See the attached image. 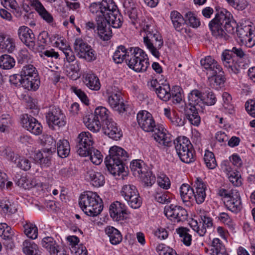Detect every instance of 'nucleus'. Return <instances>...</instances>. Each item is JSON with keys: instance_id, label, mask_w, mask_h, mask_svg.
<instances>
[{"instance_id": "obj_38", "label": "nucleus", "mask_w": 255, "mask_h": 255, "mask_svg": "<svg viewBox=\"0 0 255 255\" xmlns=\"http://www.w3.org/2000/svg\"><path fill=\"white\" fill-rule=\"evenodd\" d=\"M170 88L169 84L159 85L156 88L155 92L158 97L163 101L167 102L171 98Z\"/></svg>"}, {"instance_id": "obj_11", "label": "nucleus", "mask_w": 255, "mask_h": 255, "mask_svg": "<svg viewBox=\"0 0 255 255\" xmlns=\"http://www.w3.org/2000/svg\"><path fill=\"white\" fill-rule=\"evenodd\" d=\"M47 123L50 127H64L66 124L65 116L62 111L55 106H50L45 115Z\"/></svg>"}, {"instance_id": "obj_14", "label": "nucleus", "mask_w": 255, "mask_h": 255, "mask_svg": "<svg viewBox=\"0 0 255 255\" xmlns=\"http://www.w3.org/2000/svg\"><path fill=\"white\" fill-rule=\"evenodd\" d=\"M21 123L23 128L35 135H39L42 133L41 124L31 115H23L21 118Z\"/></svg>"}, {"instance_id": "obj_59", "label": "nucleus", "mask_w": 255, "mask_h": 255, "mask_svg": "<svg viewBox=\"0 0 255 255\" xmlns=\"http://www.w3.org/2000/svg\"><path fill=\"white\" fill-rule=\"evenodd\" d=\"M60 50L65 56V59L68 63L73 62L75 60V56L70 46L65 45L64 47H61Z\"/></svg>"}, {"instance_id": "obj_27", "label": "nucleus", "mask_w": 255, "mask_h": 255, "mask_svg": "<svg viewBox=\"0 0 255 255\" xmlns=\"http://www.w3.org/2000/svg\"><path fill=\"white\" fill-rule=\"evenodd\" d=\"M30 4L33 6L40 16L48 23L53 21L52 15L48 12L38 0H30Z\"/></svg>"}, {"instance_id": "obj_4", "label": "nucleus", "mask_w": 255, "mask_h": 255, "mask_svg": "<svg viewBox=\"0 0 255 255\" xmlns=\"http://www.w3.org/2000/svg\"><path fill=\"white\" fill-rule=\"evenodd\" d=\"M128 157L127 152L121 147L113 146L109 150L105 162L109 172L114 175L123 173L125 169L126 163Z\"/></svg>"}, {"instance_id": "obj_6", "label": "nucleus", "mask_w": 255, "mask_h": 255, "mask_svg": "<svg viewBox=\"0 0 255 255\" xmlns=\"http://www.w3.org/2000/svg\"><path fill=\"white\" fill-rule=\"evenodd\" d=\"M142 31L146 34L143 37V43L152 55L159 58L160 56L159 50L163 45V41L161 34L153 25L144 24Z\"/></svg>"}, {"instance_id": "obj_24", "label": "nucleus", "mask_w": 255, "mask_h": 255, "mask_svg": "<svg viewBox=\"0 0 255 255\" xmlns=\"http://www.w3.org/2000/svg\"><path fill=\"white\" fill-rule=\"evenodd\" d=\"M194 187L195 188L193 197L198 204L203 203L206 198V185L200 178H197Z\"/></svg>"}, {"instance_id": "obj_2", "label": "nucleus", "mask_w": 255, "mask_h": 255, "mask_svg": "<svg viewBox=\"0 0 255 255\" xmlns=\"http://www.w3.org/2000/svg\"><path fill=\"white\" fill-rule=\"evenodd\" d=\"M139 127L146 132H153L152 137L160 146L170 147L172 145L171 135L163 127L156 125L151 114L147 111L139 112L137 115Z\"/></svg>"}, {"instance_id": "obj_62", "label": "nucleus", "mask_w": 255, "mask_h": 255, "mask_svg": "<svg viewBox=\"0 0 255 255\" xmlns=\"http://www.w3.org/2000/svg\"><path fill=\"white\" fill-rule=\"evenodd\" d=\"M17 60L18 63H27L30 61L31 56L29 52L26 50L22 49L18 53Z\"/></svg>"}, {"instance_id": "obj_51", "label": "nucleus", "mask_w": 255, "mask_h": 255, "mask_svg": "<svg viewBox=\"0 0 255 255\" xmlns=\"http://www.w3.org/2000/svg\"><path fill=\"white\" fill-rule=\"evenodd\" d=\"M143 165V162L140 160H133L130 163V168L134 176L138 177L146 170V168Z\"/></svg>"}, {"instance_id": "obj_45", "label": "nucleus", "mask_w": 255, "mask_h": 255, "mask_svg": "<svg viewBox=\"0 0 255 255\" xmlns=\"http://www.w3.org/2000/svg\"><path fill=\"white\" fill-rule=\"evenodd\" d=\"M1 236L4 240L3 245L6 246L10 249H12L14 247L13 242V238L14 237V233L12 231L11 228L8 226L5 231L3 232L2 234H0Z\"/></svg>"}, {"instance_id": "obj_22", "label": "nucleus", "mask_w": 255, "mask_h": 255, "mask_svg": "<svg viewBox=\"0 0 255 255\" xmlns=\"http://www.w3.org/2000/svg\"><path fill=\"white\" fill-rule=\"evenodd\" d=\"M134 47L126 48L124 45L118 47L113 56L114 61L117 64L122 63L124 60L128 64V59L132 56Z\"/></svg>"}, {"instance_id": "obj_48", "label": "nucleus", "mask_w": 255, "mask_h": 255, "mask_svg": "<svg viewBox=\"0 0 255 255\" xmlns=\"http://www.w3.org/2000/svg\"><path fill=\"white\" fill-rule=\"evenodd\" d=\"M23 227L24 233L27 237L31 239L37 238L38 236V229L35 225L26 222Z\"/></svg>"}, {"instance_id": "obj_16", "label": "nucleus", "mask_w": 255, "mask_h": 255, "mask_svg": "<svg viewBox=\"0 0 255 255\" xmlns=\"http://www.w3.org/2000/svg\"><path fill=\"white\" fill-rule=\"evenodd\" d=\"M5 154L7 159L12 162L16 166L23 171L29 170L31 167V162L23 156L15 154L13 151H6Z\"/></svg>"}, {"instance_id": "obj_30", "label": "nucleus", "mask_w": 255, "mask_h": 255, "mask_svg": "<svg viewBox=\"0 0 255 255\" xmlns=\"http://www.w3.org/2000/svg\"><path fill=\"white\" fill-rule=\"evenodd\" d=\"M83 122L87 128L93 132L99 131L101 128V122L94 114L85 116Z\"/></svg>"}, {"instance_id": "obj_44", "label": "nucleus", "mask_w": 255, "mask_h": 255, "mask_svg": "<svg viewBox=\"0 0 255 255\" xmlns=\"http://www.w3.org/2000/svg\"><path fill=\"white\" fill-rule=\"evenodd\" d=\"M23 251L26 255H40L37 245L29 240L23 242Z\"/></svg>"}, {"instance_id": "obj_15", "label": "nucleus", "mask_w": 255, "mask_h": 255, "mask_svg": "<svg viewBox=\"0 0 255 255\" xmlns=\"http://www.w3.org/2000/svg\"><path fill=\"white\" fill-rule=\"evenodd\" d=\"M108 102L110 107L120 114L123 113L127 110L128 107L124 103L120 92L110 93Z\"/></svg>"}, {"instance_id": "obj_63", "label": "nucleus", "mask_w": 255, "mask_h": 255, "mask_svg": "<svg viewBox=\"0 0 255 255\" xmlns=\"http://www.w3.org/2000/svg\"><path fill=\"white\" fill-rule=\"evenodd\" d=\"M157 183L160 188L167 189L170 188V182L169 178L164 174H162L157 177Z\"/></svg>"}, {"instance_id": "obj_7", "label": "nucleus", "mask_w": 255, "mask_h": 255, "mask_svg": "<svg viewBox=\"0 0 255 255\" xmlns=\"http://www.w3.org/2000/svg\"><path fill=\"white\" fill-rule=\"evenodd\" d=\"M174 144L178 155L182 162L189 163L195 160L194 150L188 138L179 137L174 141Z\"/></svg>"}, {"instance_id": "obj_25", "label": "nucleus", "mask_w": 255, "mask_h": 255, "mask_svg": "<svg viewBox=\"0 0 255 255\" xmlns=\"http://www.w3.org/2000/svg\"><path fill=\"white\" fill-rule=\"evenodd\" d=\"M112 0H103L101 2H93L89 7L90 11L93 13H98L97 17L99 15L104 16Z\"/></svg>"}, {"instance_id": "obj_8", "label": "nucleus", "mask_w": 255, "mask_h": 255, "mask_svg": "<svg viewBox=\"0 0 255 255\" xmlns=\"http://www.w3.org/2000/svg\"><path fill=\"white\" fill-rule=\"evenodd\" d=\"M128 61V66L137 72L145 71L149 65L147 55L138 47H134L132 56Z\"/></svg>"}, {"instance_id": "obj_19", "label": "nucleus", "mask_w": 255, "mask_h": 255, "mask_svg": "<svg viewBox=\"0 0 255 255\" xmlns=\"http://www.w3.org/2000/svg\"><path fill=\"white\" fill-rule=\"evenodd\" d=\"M109 212L111 217L116 221L124 220L127 214V207L121 202L116 201L110 206Z\"/></svg>"}, {"instance_id": "obj_5", "label": "nucleus", "mask_w": 255, "mask_h": 255, "mask_svg": "<svg viewBox=\"0 0 255 255\" xmlns=\"http://www.w3.org/2000/svg\"><path fill=\"white\" fill-rule=\"evenodd\" d=\"M79 204L82 211L91 217L98 216L103 209V202L99 196L96 192L90 191L81 195Z\"/></svg>"}, {"instance_id": "obj_21", "label": "nucleus", "mask_w": 255, "mask_h": 255, "mask_svg": "<svg viewBox=\"0 0 255 255\" xmlns=\"http://www.w3.org/2000/svg\"><path fill=\"white\" fill-rule=\"evenodd\" d=\"M200 218V224H202L201 227L198 225L197 221H193L191 223V226L200 236L203 237L207 232L206 228L212 227L213 222L212 219L206 215H201Z\"/></svg>"}, {"instance_id": "obj_3", "label": "nucleus", "mask_w": 255, "mask_h": 255, "mask_svg": "<svg viewBox=\"0 0 255 255\" xmlns=\"http://www.w3.org/2000/svg\"><path fill=\"white\" fill-rule=\"evenodd\" d=\"M109 7L104 16L99 15L96 18L98 34L104 41L108 40L112 36L111 26L118 28L123 23V16L113 0Z\"/></svg>"}, {"instance_id": "obj_28", "label": "nucleus", "mask_w": 255, "mask_h": 255, "mask_svg": "<svg viewBox=\"0 0 255 255\" xmlns=\"http://www.w3.org/2000/svg\"><path fill=\"white\" fill-rule=\"evenodd\" d=\"M86 177L95 187L102 186L105 182V177L101 173L96 172L92 169H89L87 171Z\"/></svg>"}, {"instance_id": "obj_26", "label": "nucleus", "mask_w": 255, "mask_h": 255, "mask_svg": "<svg viewBox=\"0 0 255 255\" xmlns=\"http://www.w3.org/2000/svg\"><path fill=\"white\" fill-rule=\"evenodd\" d=\"M40 244L43 249L46 250L50 255H55L57 251L60 249L59 245L51 237L44 238L41 240Z\"/></svg>"}, {"instance_id": "obj_12", "label": "nucleus", "mask_w": 255, "mask_h": 255, "mask_svg": "<svg viewBox=\"0 0 255 255\" xmlns=\"http://www.w3.org/2000/svg\"><path fill=\"white\" fill-rule=\"evenodd\" d=\"M74 45L75 51L80 58H84L87 61H92L96 59L95 51L83 39H76Z\"/></svg>"}, {"instance_id": "obj_46", "label": "nucleus", "mask_w": 255, "mask_h": 255, "mask_svg": "<svg viewBox=\"0 0 255 255\" xmlns=\"http://www.w3.org/2000/svg\"><path fill=\"white\" fill-rule=\"evenodd\" d=\"M14 59L8 54L0 56V68L3 69H10L15 65Z\"/></svg>"}, {"instance_id": "obj_36", "label": "nucleus", "mask_w": 255, "mask_h": 255, "mask_svg": "<svg viewBox=\"0 0 255 255\" xmlns=\"http://www.w3.org/2000/svg\"><path fill=\"white\" fill-rule=\"evenodd\" d=\"M189 105L191 107L201 106L204 103V97L202 93L198 90H192L188 95Z\"/></svg>"}, {"instance_id": "obj_57", "label": "nucleus", "mask_w": 255, "mask_h": 255, "mask_svg": "<svg viewBox=\"0 0 255 255\" xmlns=\"http://www.w3.org/2000/svg\"><path fill=\"white\" fill-rule=\"evenodd\" d=\"M204 159L206 166L209 169H214L217 165L214 154L211 151L205 152Z\"/></svg>"}, {"instance_id": "obj_64", "label": "nucleus", "mask_w": 255, "mask_h": 255, "mask_svg": "<svg viewBox=\"0 0 255 255\" xmlns=\"http://www.w3.org/2000/svg\"><path fill=\"white\" fill-rule=\"evenodd\" d=\"M245 108L249 114L255 117V101L250 99L245 104Z\"/></svg>"}, {"instance_id": "obj_37", "label": "nucleus", "mask_w": 255, "mask_h": 255, "mask_svg": "<svg viewBox=\"0 0 255 255\" xmlns=\"http://www.w3.org/2000/svg\"><path fill=\"white\" fill-rule=\"evenodd\" d=\"M176 232L180 238L181 241L186 246L189 247L191 245L192 236L190 230L187 228L181 227L176 229Z\"/></svg>"}, {"instance_id": "obj_53", "label": "nucleus", "mask_w": 255, "mask_h": 255, "mask_svg": "<svg viewBox=\"0 0 255 255\" xmlns=\"http://www.w3.org/2000/svg\"><path fill=\"white\" fill-rule=\"evenodd\" d=\"M12 123L13 121L9 115H2L0 121V131L3 132L8 130L9 127L12 125Z\"/></svg>"}, {"instance_id": "obj_56", "label": "nucleus", "mask_w": 255, "mask_h": 255, "mask_svg": "<svg viewBox=\"0 0 255 255\" xmlns=\"http://www.w3.org/2000/svg\"><path fill=\"white\" fill-rule=\"evenodd\" d=\"M90 150L88 156H90V159L93 163L96 165L101 164L103 161V155L101 154L100 151L93 147Z\"/></svg>"}, {"instance_id": "obj_10", "label": "nucleus", "mask_w": 255, "mask_h": 255, "mask_svg": "<svg viewBox=\"0 0 255 255\" xmlns=\"http://www.w3.org/2000/svg\"><path fill=\"white\" fill-rule=\"evenodd\" d=\"M121 195L132 208L137 209L140 207L142 200L134 186L130 184L124 185L121 191Z\"/></svg>"}, {"instance_id": "obj_9", "label": "nucleus", "mask_w": 255, "mask_h": 255, "mask_svg": "<svg viewBox=\"0 0 255 255\" xmlns=\"http://www.w3.org/2000/svg\"><path fill=\"white\" fill-rule=\"evenodd\" d=\"M93 143L92 134L89 132H82L77 138L75 146L77 153L81 156H88L90 150L93 147Z\"/></svg>"}, {"instance_id": "obj_50", "label": "nucleus", "mask_w": 255, "mask_h": 255, "mask_svg": "<svg viewBox=\"0 0 255 255\" xmlns=\"http://www.w3.org/2000/svg\"><path fill=\"white\" fill-rule=\"evenodd\" d=\"M110 112L109 110L104 107H98L95 110L94 114L99 120L103 122V123L106 122V120H111L109 118Z\"/></svg>"}, {"instance_id": "obj_55", "label": "nucleus", "mask_w": 255, "mask_h": 255, "mask_svg": "<svg viewBox=\"0 0 255 255\" xmlns=\"http://www.w3.org/2000/svg\"><path fill=\"white\" fill-rule=\"evenodd\" d=\"M217 74H210L208 77V82L212 88H217L218 86L224 84V78Z\"/></svg>"}, {"instance_id": "obj_1", "label": "nucleus", "mask_w": 255, "mask_h": 255, "mask_svg": "<svg viewBox=\"0 0 255 255\" xmlns=\"http://www.w3.org/2000/svg\"><path fill=\"white\" fill-rule=\"evenodd\" d=\"M212 35L217 38L227 39V33L237 34L243 44L251 48L255 45V34L250 25H238L232 14L226 9L218 10L215 17L209 23Z\"/></svg>"}, {"instance_id": "obj_41", "label": "nucleus", "mask_w": 255, "mask_h": 255, "mask_svg": "<svg viewBox=\"0 0 255 255\" xmlns=\"http://www.w3.org/2000/svg\"><path fill=\"white\" fill-rule=\"evenodd\" d=\"M57 154L61 158L68 156L70 151V144L66 139L59 140L57 143Z\"/></svg>"}, {"instance_id": "obj_60", "label": "nucleus", "mask_w": 255, "mask_h": 255, "mask_svg": "<svg viewBox=\"0 0 255 255\" xmlns=\"http://www.w3.org/2000/svg\"><path fill=\"white\" fill-rule=\"evenodd\" d=\"M224 66L228 69L230 73L234 74L239 73L241 69V64L236 61V59L232 61L230 63H228L225 62V65H224Z\"/></svg>"}, {"instance_id": "obj_34", "label": "nucleus", "mask_w": 255, "mask_h": 255, "mask_svg": "<svg viewBox=\"0 0 255 255\" xmlns=\"http://www.w3.org/2000/svg\"><path fill=\"white\" fill-rule=\"evenodd\" d=\"M194 190L187 184H183L180 187V195L182 201L190 204V200L193 199Z\"/></svg>"}, {"instance_id": "obj_18", "label": "nucleus", "mask_w": 255, "mask_h": 255, "mask_svg": "<svg viewBox=\"0 0 255 255\" xmlns=\"http://www.w3.org/2000/svg\"><path fill=\"white\" fill-rule=\"evenodd\" d=\"M19 37L21 41L30 49L33 50L35 46V35L29 27L22 26L18 30Z\"/></svg>"}, {"instance_id": "obj_29", "label": "nucleus", "mask_w": 255, "mask_h": 255, "mask_svg": "<svg viewBox=\"0 0 255 255\" xmlns=\"http://www.w3.org/2000/svg\"><path fill=\"white\" fill-rule=\"evenodd\" d=\"M16 48L14 38L9 36L0 35V50L3 52H13Z\"/></svg>"}, {"instance_id": "obj_33", "label": "nucleus", "mask_w": 255, "mask_h": 255, "mask_svg": "<svg viewBox=\"0 0 255 255\" xmlns=\"http://www.w3.org/2000/svg\"><path fill=\"white\" fill-rule=\"evenodd\" d=\"M105 233L109 237L112 244L117 245L122 241L123 237L121 233L115 228L108 226L105 229Z\"/></svg>"}, {"instance_id": "obj_54", "label": "nucleus", "mask_w": 255, "mask_h": 255, "mask_svg": "<svg viewBox=\"0 0 255 255\" xmlns=\"http://www.w3.org/2000/svg\"><path fill=\"white\" fill-rule=\"evenodd\" d=\"M185 23L189 24L190 26L193 28H197L200 25V21L191 11H188L185 15Z\"/></svg>"}, {"instance_id": "obj_43", "label": "nucleus", "mask_w": 255, "mask_h": 255, "mask_svg": "<svg viewBox=\"0 0 255 255\" xmlns=\"http://www.w3.org/2000/svg\"><path fill=\"white\" fill-rule=\"evenodd\" d=\"M222 169L228 172L229 179L233 185L239 186L241 185V175L238 173L231 171V167L226 163L222 165Z\"/></svg>"}, {"instance_id": "obj_47", "label": "nucleus", "mask_w": 255, "mask_h": 255, "mask_svg": "<svg viewBox=\"0 0 255 255\" xmlns=\"http://www.w3.org/2000/svg\"><path fill=\"white\" fill-rule=\"evenodd\" d=\"M138 177L140 178L145 186H151L156 181L155 175H153L151 171H148L146 169Z\"/></svg>"}, {"instance_id": "obj_40", "label": "nucleus", "mask_w": 255, "mask_h": 255, "mask_svg": "<svg viewBox=\"0 0 255 255\" xmlns=\"http://www.w3.org/2000/svg\"><path fill=\"white\" fill-rule=\"evenodd\" d=\"M0 208L4 214L8 215L13 214L17 211L14 202L6 199L0 200Z\"/></svg>"}, {"instance_id": "obj_31", "label": "nucleus", "mask_w": 255, "mask_h": 255, "mask_svg": "<svg viewBox=\"0 0 255 255\" xmlns=\"http://www.w3.org/2000/svg\"><path fill=\"white\" fill-rule=\"evenodd\" d=\"M170 19L172 21L175 29L180 32L185 31L186 29L184 28L185 22V17L183 16L177 11L174 10L171 12Z\"/></svg>"}, {"instance_id": "obj_39", "label": "nucleus", "mask_w": 255, "mask_h": 255, "mask_svg": "<svg viewBox=\"0 0 255 255\" xmlns=\"http://www.w3.org/2000/svg\"><path fill=\"white\" fill-rule=\"evenodd\" d=\"M84 82L86 86L92 90L98 91L100 89L101 84L99 79L94 74H87Z\"/></svg>"}, {"instance_id": "obj_52", "label": "nucleus", "mask_w": 255, "mask_h": 255, "mask_svg": "<svg viewBox=\"0 0 255 255\" xmlns=\"http://www.w3.org/2000/svg\"><path fill=\"white\" fill-rule=\"evenodd\" d=\"M170 94L174 103L179 104L182 101L183 99V90L179 86H173L170 91Z\"/></svg>"}, {"instance_id": "obj_23", "label": "nucleus", "mask_w": 255, "mask_h": 255, "mask_svg": "<svg viewBox=\"0 0 255 255\" xmlns=\"http://www.w3.org/2000/svg\"><path fill=\"white\" fill-rule=\"evenodd\" d=\"M226 208L232 212L237 213L242 208L240 193L236 191H232V195L224 202Z\"/></svg>"}, {"instance_id": "obj_13", "label": "nucleus", "mask_w": 255, "mask_h": 255, "mask_svg": "<svg viewBox=\"0 0 255 255\" xmlns=\"http://www.w3.org/2000/svg\"><path fill=\"white\" fill-rule=\"evenodd\" d=\"M165 216L174 222H183L187 219V211L182 207L173 204L166 206L164 209Z\"/></svg>"}, {"instance_id": "obj_61", "label": "nucleus", "mask_w": 255, "mask_h": 255, "mask_svg": "<svg viewBox=\"0 0 255 255\" xmlns=\"http://www.w3.org/2000/svg\"><path fill=\"white\" fill-rule=\"evenodd\" d=\"M1 3L5 7L9 6L16 13V16H19L21 15V12L17 6V3L15 0H2Z\"/></svg>"}, {"instance_id": "obj_42", "label": "nucleus", "mask_w": 255, "mask_h": 255, "mask_svg": "<svg viewBox=\"0 0 255 255\" xmlns=\"http://www.w3.org/2000/svg\"><path fill=\"white\" fill-rule=\"evenodd\" d=\"M153 197L159 203L168 204L170 202L171 195L161 188H158L153 194Z\"/></svg>"}, {"instance_id": "obj_49", "label": "nucleus", "mask_w": 255, "mask_h": 255, "mask_svg": "<svg viewBox=\"0 0 255 255\" xmlns=\"http://www.w3.org/2000/svg\"><path fill=\"white\" fill-rule=\"evenodd\" d=\"M210 251L211 255H218L224 252L225 247L219 239L214 238L212 242Z\"/></svg>"}, {"instance_id": "obj_17", "label": "nucleus", "mask_w": 255, "mask_h": 255, "mask_svg": "<svg viewBox=\"0 0 255 255\" xmlns=\"http://www.w3.org/2000/svg\"><path fill=\"white\" fill-rule=\"evenodd\" d=\"M103 129L106 135L116 140L120 139L123 135L121 128L112 119L103 123Z\"/></svg>"}, {"instance_id": "obj_32", "label": "nucleus", "mask_w": 255, "mask_h": 255, "mask_svg": "<svg viewBox=\"0 0 255 255\" xmlns=\"http://www.w3.org/2000/svg\"><path fill=\"white\" fill-rule=\"evenodd\" d=\"M40 83V79L37 74L36 76L33 75L23 78L22 87L29 91H36L38 89Z\"/></svg>"}, {"instance_id": "obj_20", "label": "nucleus", "mask_w": 255, "mask_h": 255, "mask_svg": "<svg viewBox=\"0 0 255 255\" xmlns=\"http://www.w3.org/2000/svg\"><path fill=\"white\" fill-rule=\"evenodd\" d=\"M200 63L202 68L206 71L207 75L217 74L222 71L221 66L211 56H207L202 59Z\"/></svg>"}, {"instance_id": "obj_58", "label": "nucleus", "mask_w": 255, "mask_h": 255, "mask_svg": "<svg viewBox=\"0 0 255 255\" xmlns=\"http://www.w3.org/2000/svg\"><path fill=\"white\" fill-rule=\"evenodd\" d=\"M20 73L22 78H25L33 75L34 76H36L38 72L36 68L34 67L33 65L27 64L23 67Z\"/></svg>"}, {"instance_id": "obj_35", "label": "nucleus", "mask_w": 255, "mask_h": 255, "mask_svg": "<svg viewBox=\"0 0 255 255\" xmlns=\"http://www.w3.org/2000/svg\"><path fill=\"white\" fill-rule=\"evenodd\" d=\"M197 107H188L185 109V116L190 123L195 126L199 125L201 119L197 112Z\"/></svg>"}]
</instances>
